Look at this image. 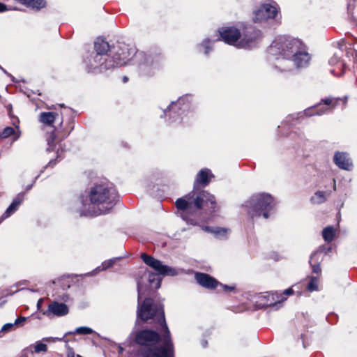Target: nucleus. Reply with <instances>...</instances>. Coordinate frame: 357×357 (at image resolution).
Listing matches in <instances>:
<instances>
[{"mask_svg": "<svg viewBox=\"0 0 357 357\" xmlns=\"http://www.w3.org/2000/svg\"><path fill=\"white\" fill-rule=\"evenodd\" d=\"M141 258L157 273H154L147 268L139 272V278L137 281L138 294L137 321L138 319L146 321L158 315V322L162 328V335L160 336L156 331L149 329L142 330L136 333L133 338L135 342L140 345L138 355L141 357H174V347L171 340L170 331L166 324L163 304L156 302L151 297L145 298L142 303H141V299L143 296L149 295V291L160 287L162 278L160 275L174 276L177 275V271L175 268L162 264L160 260L146 253H142Z\"/></svg>", "mask_w": 357, "mask_h": 357, "instance_id": "1", "label": "nucleus"}, {"mask_svg": "<svg viewBox=\"0 0 357 357\" xmlns=\"http://www.w3.org/2000/svg\"><path fill=\"white\" fill-rule=\"evenodd\" d=\"M213 177L208 169H203L199 172L194 182L193 190L184 197L178 198L175 202L178 209V215L191 225H197L198 220L197 215L202 209L204 205L210 203L213 210L216 207L215 197L206 190H201L198 185L204 188L210 183V178Z\"/></svg>", "mask_w": 357, "mask_h": 357, "instance_id": "2", "label": "nucleus"}, {"mask_svg": "<svg viewBox=\"0 0 357 357\" xmlns=\"http://www.w3.org/2000/svg\"><path fill=\"white\" fill-rule=\"evenodd\" d=\"M119 195L112 183H95L86 196L79 197L81 206L75 211L79 216H98L108 213L116 205Z\"/></svg>", "mask_w": 357, "mask_h": 357, "instance_id": "3", "label": "nucleus"}, {"mask_svg": "<svg viewBox=\"0 0 357 357\" xmlns=\"http://www.w3.org/2000/svg\"><path fill=\"white\" fill-rule=\"evenodd\" d=\"M301 43L298 38L288 36H278L268 48V59L275 60V64L284 63V60L290 59Z\"/></svg>", "mask_w": 357, "mask_h": 357, "instance_id": "4", "label": "nucleus"}, {"mask_svg": "<svg viewBox=\"0 0 357 357\" xmlns=\"http://www.w3.org/2000/svg\"><path fill=\"white\" fill-rule=\"evenodd\" d=\"M245 207L249 216L254 220L263 216L267 219L274 207L273 198L269 194L259 193L252 195L245 202Z\"/></svg>", "mask_w": 357, "mask_h": 357, "instance_id": "5", "label": "nucleus"}, {"mask_svg": "<svg viewBox=\"0 0 357 357\" xmlns=\"http://www.w3.org/2000/svg\"><path fill=\"white\" fill-rule=\"evenodd\" d=\"M132 61L138 64L139 73L144 76H152L161 68L163 56L160 54H149L143 52H135Z\"/></svg>", "mask_w": 357, "mask_h": 357, "instance_id": "6", "label": "nucleus"}, {"mask_svg": "<svg viewBox=\"0 0 357 357\" xmlns=\"http://www.w3.org/2000/svg\"><path fill=\"white\" fill-rule=\"evenodd\" d=\"M311 60V56L307 52V47L302 42L301 46L292 54L290 59L284 60V63L274 64L275 68L281 72L291 71L294 68H301L307 67Z\"/></svg>", "mask_w": 357, "mask_h": 357, "instance_id": "7", "label": "nucleus"}, {"mask_svg": "<svg viewBox=\"0 0 357 357\" xmlns=\"http://www.w3.org/2000/svg\"><path fill=\"white\" fill-rule=\"evenodd\" d=\"M84 63L85 65L86 70L88 73H102L107 71H112V66L114 64L111 63L110 58L102 57L98 53L93 52L84 58Z\"/></svg>", "mask_w": 357, "mask_h": 357, "instance_id": "8", "label": "nucleus"}, {"mask_svg": "<svg viewBox=\"0 0 357 357\" xmlns=\"http://www.w3.org/2000/svg\"><path fill=\"white\" fill-rule=\"evenodd\" d=\"M188 95L179 98L176 101H173L168 107L163 110V114L169 117V123L181 122V115L188 110L190 105Z\"/></svg>", "mask_w": 357, "mask_h": 357, "instance_id": "9", "label": "nucleus"}, {"mask_svg": "<svg viewBox=\"0 0 357 357\" xmlns=\"http://www.w3.org/2000/svg\"><path fill=\"white\" fill-rule=\"evenodd\" d=\"M261 38V32L252 25H245L242 32L241 38L237 44L238 48H252Z\"/></svg>", "mask_w": 357, "mask_h": 357, "instance_id": "10", "label": "nucleus"}, {"mask_svg": "<svg viewBox=\"0 0 357 357\" xmlns=\"http://www.w3.org/2000/svg\"><path fill=\"white\" fill-rule=\"evenodd\" d=\"M278 13V5L275 1H269L261 4L254 11V21L262 22L268 19H274Z\"/></svg>", "mask_w": 357, "mask_h": 357, "instance_id": "11", "label": "nucleus"}, {"mask_svg": "<svg viewBox=\"0 0 357 357\" xmlns=\"http://www.w3.org/2000/svg\"><path fill=\"white\" fill-rule=\"evenodd\" d=\"M338 100V99L333 98L321 99L320 103L305 109L304 114L307 116L323 115L328 112H331L336 107Z\"/></svg>", "mask_w": 357, "mask_h": 357, "instance_id": "12", "label": "nucleus"}, {"mask_svg": "<svg viewBox=\"0 0 357 357\" xmlns=\"http://www.w3.org/2000/svg\"><path fill=\"white\" fill-rule=\"evenodd\" d=\"M345 45V40L342 39L337 42L339 50L335 52L333 56L329 59L328 63L334 68L331 70V73L337 77H340L344 73L345 62L341 59L343 47Z\"/></svg>", "mask_w": 357, "mask_h": 357, "instance_id": "13", "label": "nucleus"}, {"mask_svg": "<svg viewBox=\"0 0 357 357\" xmlns=\"http://www.w3.org/2000/svg\"><path fill=\"white\" fill-rule=\"evenodd\" d=\"M56 135L55 134V129L54 128L50 132L47 133L46 141L47 144V148L46 149V151H56V157L55 159L50 160L48 164L44 167V169L47 167H53L59 161H60L63 158V150L61 148V144H59L57 147V144L56 143Z\"/></svg>", "mask_w": 357, "mask_h": 357, "instance_id": "14", "label": "nucleus"}, {"mask_svg": "<svg viewBox=\"0 0 357 357\" xmlns=\"http://www.w3.org/2000/svg\"><path fill=\"white\" fill-rule=\"evenodd\" d=\"M133 52L134 51L131 50L126 44L119 45L112 58H110L111 63L114 64L112 66V70L115 68L126 65L127 62L130 60V56Z\"/></svg>", "mask_w": 357, "mask_h": 357, "instance_id": "15", "label": "nucleus"}, {"mask_svg": "<svg viewBox=\"0 0 357 357\" xmlns=\"http://www.w3.org/2000/svg\"><path fill=\"white\" fill-rule=\"evenodd\" d=\"M220 33V40L225 43L237 47V44L241 38L240 31L234 26L222 27L218 30Z\"/></svg>", "mask_w": 357, "mask_h": 357, "instance_id": "16", "label": "nucleus"}, {"mask_svg": "<svg viewBox=\"0 0 357 357\" xmlns=\"http://www.w3.org/2000/svg\"><path fill=\"white\" fill-rule=\"evenodd\" d=\"M68 312V307L65 303L53 301L48 305L47 310L43 312V314L48 317H62L66 315Z\"/></svg>", "mask_w": 357, "mask_h": 357, "instance_id": "17", "label": "nucleus"}, {"mask_svg": "<svg viewBox=\"0 0 357 357\" xmlns=\"http://www.w3.org/2000/svg\"><path fill=\"white\" fill-rule=\"evenodd\" d=\"M195 278L197 282L206 289H213L219 284L216 279L206 273H196Z\"/></svg>", "mask_w": 357, "mask_h": 357, "instance_id": "18", "label": "nucleus"}, {"mask_svg": "<svg viewBox=\"0 0 357 357\" xmlns=\"http://www.w3.org/2000/svg\"><path fill=\"white\" fill-rule=\"evenodd\" d=\"M24 197L25 192H22L18 193L17 196L13 199L12 203L10 204V206L7 208L6 211L1 217V220L6 219L10 217L14 213H15L17 211L19 206L24 200Z\"/></svg>", "mask_w": 357, "mask_h": 357, "instance_id": "19", "label": "nucleus"}, {"mask_svg": "<svg viewBox=\"0 0 357 357\" xmlns=\"http://www.w3.org/2000/svg\"><path fill=\"white\" fill-rule=\"evenodd\" d=\"M333 160L335 164L342 169L350 170L352 167V162L345 153H336L334 155Z\"/></svg>", "mask_w": 357, "mask_h": 357, "instance_id": "20", "label": "nucleus"}, {"mask_svg": "<svg viewBox=\"0 0 357 357\" xmlns=\"http://www.w3.org/2000/svg\"><path fill=\"white\" fill-rule=\"evenodd\" d=\"M110 50L109 43L104 39L98 38L94 43V51L95 53H98L99 55L102 57L109 58L107 55V52Z\"/></svg>", "mask_w": 357, "mask_h": 357, "instance_id": "21", "label": "nucleus"}, {"mask_svg": "<svg viewBox=\"0 0 357 357\" xmlns=\"http://www.w3.org/2000/svg\"><path fill=\"white\" fill-rule=\"evenodd\" d=\"M20 3L33 9L40 10L46 6L45 0H17Z\"/></svg>", "mask_w": 357, "mask_h": 357, "instance_id": "22", "label": "nucleus"}, {"mask_svg": "<svg viewBox=\"0 0 357 357\" xmlns=\"http://www.w3.org/2000/svg\"><path fill=\"white\" fill-rule=\"evenodd\" d=\"M56 116L58 114L53 112H42L40 114L39 120L40 122L50 126L55 121Z\"/></svg>", "mask_w": 357, "mask_h": 357, "instance_id": "23", "label": "nucleus"}, {"mask_svg": "<svg viewBox=\"0 0 357 357\" xmlns=\"http://www.w3.org/2000/svg\"><path fill=\"white\" fill-rule=\"evenodd\" d=\"M335 234V229L333 226H327L322 231L323 238L327 243H331L333 241Z\"/></svg>", "mask_w": 357, "mask_h": 357, "instance_id": "24", "label": "nucleus"}, {"mask_svg": "<svg viewBox=\"0 0 357 357\" xmlns=\"http://www.w3.org/2000/svg\"><path fill=\"white\" fill-rule=\"evenodd\" d=\"M94 333L93 330L88 326L77 328L74 331L68 332L66 334L90 335Z\"/></svg>", "mask_w": 357, "mask_h": 357, "instance_id": "25", "label": "nucleus"}, {"mask_svg": "<svg viewBox=\"0 0 357 357\" xmlns=\"http://www.w3.org/2000/svg\"><path fill=\"white\" fill-rule=\"evenodd\" d=\"M331 250V248L330 247H324L321 246L319 247L316 251L313 252L310 255V262L311 263L312 260H314L317 257H320V255L322 252H324L325 254H327Z\"/></svg>", "mask_w": 357, "mask_h": 357, "instance_id": "26", "label": "nucleus"}, {"mask_svg": "<svg viewBox=\"0 0 357 357\" xmlns=\"http://www.w3.org/2000/svg\"><path fill=\"white\" fill-rule=\"evenodd\" d=\"M18 291H20L19 289H16L15 291H13L10 289H3L0 291V295H1V297H0V306H2L3 304H5L6 303V300H2L3 298L5 297H7L8 296H12L14 294H15L16 292H17Z\"/></svg>", "mask_w": 357, "mask_h": 357, "instance_id": "27", "label": "nucleus"}, {"mask_svg": "<svg viewBox=\"0 0 357 357\" xmlns=\"http://www.w3.org/2000/svg\"><path fill=\"white\" fill-rule=\"evenodd\" d=\"M314 204H321L326 201L325 192L317 191L311 199Z\"/></svg>", "mask_w": 357, "mask_h": 357, "instance_id": "28", "label": "nucleus"}, {"mask_svg": "<svg viewBox=\"0 0 357 357\" xmlns=\"http://www.w3.org/2000/svg\"><path fill=\"white\" fill-rule=\"evenodd\" d=\"M346 50V56L349 58V59H352L354 63L357 62V51L351 47L347 48L346 45L343 47V51Z\"/></svg>", "mask_w": 357, "mask_h": 357, "instance_id": "29", "label": "nucleus"}, {"mask_svg": "<svg viewBox=\"0 0 357 357\" xmlns=\"http://www.w3.org/2000/svg\"><path fill=\"white\" fill-rule=\"evenodd\" d=\"M320 261H321V257H317L314 260H312L311 263L309 261L312 267V272L316 274L319 273L321 271L320 267Z\"/></svg>", "mask_w": 357, "mask_h": 357, "instance_id": "30", "label": "nucleus"}, {"mask_svg": "<svg viewBox=\"0 0 357 357\" xmlns=\"http://www.w3.org/2000/svg\"><path fill=\"white\" fill-rule=\"evenodd\" d=\"M307 289L310 291L318 290V278L315 276H312L309 280Z\"/></svg>", "mask_w": 357, "mask_h": 357, "instance_id": "31", "label": "nucleus"}, {"mask_svg": "<svg viewBox=\"0 0 357 357\" xmlns=\"http://www.w3.org/2000/svg\"><path fill=\"white\" fill-rule=\"evenodd\" d=\"M264 298L267 299L266 302L264 303V305L267 306L275 307L278 304H281L280 301L277 302L275 301V296L273 294H268V295L264 296Z\"/></svg>", "mask_w": 357, "mask_h": 357, "instance_id": "32", "label": "nucleus"}, {"mask_svg": "<svg viewBox=\"0 0 357 357\" xmlns=\"http://www.w3.org/2000/svg\"><path fill=\"white\" fill-rule=\"evenodd\" d=\"M47 350V345L40 342H37L34 346V352L35 353L38 354L40 352H46Z\"/></svg>", "mask_w": 357, "mask_h": 357, "instance_id": "33", "label": "nucleus"}, {"mask_svg": "<svg viewBox=\"0 0 357 357\" xmlns=\"http://www.w3.org/2000/svg\"><path fill=\"white\" fill-rule=\"evenodd\" d=\"M15 130L12 127H6L0 134V137L1 138H7L12 135H14Z\"/></svg>", "mask_w": 357, "mask_h": 357, "instance_id": "34", "label": "nucleus"}, {"mask_svg": "<svg viewBox=\"0 0 357 357\" xmlns=\"http://www.w3.org/2000/svg\"><path fill=\"white\" fill-rule=\"evenodd\" d=\"M227 229L222 227H213V234L217 236L220 237L226 234Z\"/></svg>", "mask_w": 357, "mask_h": 357, "instance_id": "35", "label": "nucleus"}, {"mask_svg": "<svg viewBox=\"0 0 357 357\" xmlns=\"http://www.w3.org/2000/svg\"><path fill=\"white\" fill-rule=\"evenodd\" d=\"M201 46L204 48V54L206 55H208L209 52L212 50L211 47H210V40L208 38L204 39L202 41Z\"/></svg>", "mask_w": 357, "mask_h": 357, "instance_id": "36", "label": "nucleus"}, {"mask_svg": "<svg viewBox=\"0 0 357 357\" xmlns=\"http://www.w3.org/2000/svg\"><path fill=\"white\" fill-rule=\"evenodd\" d=\"M112 267L111 266V263L109 262V261H105L102 264V266H98L97 267L94 271L93 272H99V271H104V270H106L109 268Z\"/></svg>", "mask_w": 357, "mask_h": 357, "instance_id": "37", "label": "nucleus"}, {"mask_svg": "<svg viewBox=\"0 0 357 357\" xmlns=\"http://www.w3.org/2000/svg\"><path fill=\"white\" fill-rule=\"evenodd\" d=\"M15 327L14 323H7L2 326L1 331L3 332H8L13 330Z\"/></svg>", "mask_w": 357, "mask_h": 357, "instance_id": "38", "label": "nucleus"}, {"mask_svg": "<svg viewBox=\"0 0 357 357\" xmlns=\"http://www.w3.org/2000/svg\"><path fill=\"white\" fill-rule=\"evenodd\" d=\"M223 289L224 291H234L235 289H236V287L235 286H229V285H227V284H222L221 283L219 282V284Z\"/></svg>", "mask_w": 357, "mask_h": 357, "instance_id": "39", "label": "nucleus"}, {"mask_svg": "<svg viewBox=\"0 0 357 357\" xmlns=\"http://www.w3.org/2000/svg\"><path fill=\"white\" fill-rule=\"evenodd\" d=\"M25 321H26V317H20L16 319L14 322L15 326L17 327L19 326H22L25 322Z\"/></svg>", "mask_w": 357, "mask_h": 357, "instance_id": "40", "label": "nucleus"}, {"mask_svg": "<svg viewBox=\"0 0 357 357\" xmlns=\"http://www.w3.org/2000/svg\"><path fill=\"white\" fill-rule=\"evenodd\" d=\"M67 357H77L73 349L69 348L67 351Z\"/></svg>", "mask_w": 357, "mask_h": 357, "instance_id": "41", "label": "nucleus"}, {"mask_svg": "<svg viewBox=\"0 0 357 357\" xmlns=\"http://www.w3.org/2000/svg\"><path fill=\"white\" fill-rule=\"evenodd\" d=\"M7 6L6 4L0 2V13L4 12L6 10H8Z\"/></svg>", "mask_w": 357, "mask_h": 357, "instance_id": "42", "label": "nucleus"}, {"mask_svg": "<svg viewBox=\"0 0 357 357\" xmlns=\"http://www.w3.org/2000/svg\"><path fill=\"white\" fill-rule=\"evenodd\" d=\"M202 229L205 231L210 232L213 234V227H209V226H204L203 227Z\"/></svg>", "mask_w": 357, "mask_h": 357, "instance_id": "43", "label": "nucleus"}, {"mask_svg": "<svg viewBox=\"0 0 357 357\" xmlns=\"http://www.w3.org/2000/svg\"><path fill=\"white\" fill-rule=\"evenodd\" d=\"M283 294H284V295H287V296H288V295H291V294H294V291L292 290V289L289 288V289H287L284 290V292H283Z\"/></svg>", "mask_w": 357, "mask_h": 357, "instance_id": "44", "label": "nucleus"}, {"mask_svg": "<svg viewBox=\"0 0 357 357\" xmlns=\"http://www.w3.org/2000/svg\"><path fill=\"white\" fill-rule=\"evenodd\" d=\"M120 259V258H117V257H116V258L110 259H109L108 261H109V262H110V263H111V266H112L116 263V261L118 259Z\"/></svg>", "mask_w": 357, "mask_h": 357, "instance_id": "45", "label": "nucleus"}, {"mask_svg": "<svg viewBox=\"0 0 357 357\" xmlns=\"http://www.w3.org/2000/svg\"><path fill=\"white\" fill-rule=\"evenodd\" d=\"M201 345L202 346L203 348H206L208 345V342L207 340H202L201 341Z\"/></svg>", "mask_w": 357, "mask_h": 357, "instance_id": "46", "label": "nucleus"}, {"mask_svg": "<svg viewBox=\"0 0 357 357\" xmlns=\"http://www.w3.org/2000/svg\"><path fill=\"white\" fill-rule=\"evenodd\" d=\"M0 69L2 70V72L6 74L7 76H11V74L8 73L1 65H0Z\"/></svg>", "mask_w": 357, "mask_h": 357, "instance_id": "47", "label": "nucleus"}, {"mask_svg": "<svg viewBox=\"0 0 357 357\" xmlns=\"http://www.w3.org/2000/svg\"><path fill=\"white\" fill-rule=\"evenodd\" d=\"M33 185V183H31V184H30V185H28L26 186V191L30 190L32 188Z\"/></svg>", "mask_w": 357, "mask_h": 357, "instance_id": "48", "label": "nucleus"}, {"mask_svg": "<svg viewBox=\"0 0 357 357\" xmlns=\"http://www.w3.org/2000/svg\"><path fill=\"white\" fill-rule=\"evenodd\" d=\"M9 77L11 78V79L13 82H17V80L15 79V77H13L12 75H11V76H9Z\"/></svg>", "mask_w": 357, "mask_h": 357, "instance_id": "49", "label": "nucleus"}, {"mask_svg": "<svg viewBox=\"0 0 357 357\" xmlns=\"http://www.w3.org/2000/svg\"><path fill=\"white\" fill-rule=\"evenodd\" d=\"M119 353H122L123 351V348L121 346H119Z\"/></svg>", "mask_w": 357, "mask_h": 357, "instance_id": "50", "label": "nucleus"}, {"mask_svg": "<svg viewBox=\"0 0 357 357\" xmlns=\"http://www.w3.org/2000/svg\"><path fill=\"white\" fill-rule=\"evenodd\" d=\"M41 302H42V299H39V301H38V303H37L38 307H39V306L40 305Z\"/></svg>", "mask_w": 357, "mask_h": 357, "instance_id": "51", "label": "nucleus"}, {"mask_svg": "<svg viewBox=\"0 0 357 357\" xmlns=\"http://www.w3.org/2000/svg\"><path fill=\"white\" fill-rule=\"evenodd\" d=\"M123 82H126L128 81V77H123Z\"/></svg>", "mask_w": 357, "mask_h": 357, "instance_id": "52", "label": "nucleus"}, {"mask_svg": "<svg viewBox=\"0 0 357 357\" xmlns=\"http://www.w3.org/2000/svg\"><path fill=\"white\" fill-rule=\"evenodd\" d=\"M50 339V337H45V338L43 339V341H46L47 342V341H49Z\"/></svg>", "mask_w": 357, "mask_h": 357, "instance_id": "53", "label": "nucleus"}, {"mask_svg": "<svg viewBox=\"0 0 357 357\" xmlns=\"http://www.w3.org/2000/svg\"><path fill=\"white\" fill-rule=\"evenodd\" d=\"M133 335H134V333H130L129 338H132Z\"/></svg>", "mask_w": 357, "mask_h": 357, "instance_id": "54", "label": "nucleus"}, {"mask_svg": "<svg viewBox=\"0 0 357 357\" xmlns=\"http://www.w3.org/2000/svg\"><path fill=\"white\" fill-rule=\"evenodd\" d=\"M29 351V348H26V349L24 350V352L25 353V352H26V351Z\"/></svg>", "mask_w": 357, "mask_h": 357, "instance_id": "55", "label": "nucleus"}, {"mask_svg": "<svg viewBox=\"0 0 357 357\" xmlns=\"http://www.w3.org/2000/svg\"><path fill=\"white\" fill-rule=\"evenodd\" d=\"M333 182H334V189H335V179L333 180Z\"/></svg>", "mask_w": 357, "mask_h": 357, "instance_id": "56", "label": "nucleus"}, {"mask_svg": "<svg viewBox=\"0 0 357 357\" xmlns=\"http://www.w3.org/2000/svg\"><path fill=\"white\" fill-rule=\"evenodd\" d=\"M38 177H39V175H38V176L35 178L34 181H35L36 179H38Z\"/></svg>", "mask_w": 357, "mask_h": 357, "instance_id": "57", "label": "nucleus"}, {"mask_svg": "<svg viewBox=\"0 0 357 357\" xmlns=\"http://www.w3.org/2000/svg\"><path fill=\"white\" fill-rule=\"evenodd\" d=\"M77 357H82V356H80V355H79V354H77Z\"/></svg>", "mask_w": 357, "mask_h": 357, "instance_id": "58", "label": "nucleus"}]
</instances>
